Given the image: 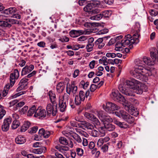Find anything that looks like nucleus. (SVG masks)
<instances>
[{
  "label": "nucleus",
  "instance_id": "f257e3e1",
  "mask_svg": "<svg viewBox=\"0 0 158 158\" xmlns=\"http://www.w3.org/2000/svg\"><path fill=\"white\" fill-rule=\"evenodd\" d=\"M136 66L134 70L136 74L134 76L137 79L147 81L148 80V76L152 75V69L149 67L144 68L145 64H143V61L139 60L135 62Z\"/></svg>",
  "mask_w": 158,
  "mask_h": 158
},
{
  "label": "nucleus",
  "instance_id": "f03ea898",
  "mask_svg": "<svg viewBox=\"0 0 158 158\" xmlns=\"http://www.w3.org/2000/svg\"><path fill=\"white\" fill-rule=\"evenodd\" d=\"M134 32L135 33L133 35L132 37L130 34H128L125 37L124 39L122 40L121 42L118 43L123 47H125L126 45L130 44L129 47L131 48L133 47V44H136L139 42L138 39L139 35L138 34L140 31L139 27H137V25L135 27Z\"/></svg>",
  "mask_w": 158,
  "mask_h": 158
},
{
  "label": "nucleus",
  "instance_id": "7ed1b4c3",
  "mask_svg": "<svg viewBox=\"0 0 158 158\" xmlns=\"http://www.w3.org/2000/svg\"><path fill=\"white\" fill-rule=\"evenodd\" d=\"M145 87L144 85H136L132 89H126L122 85H119L118 89L123 94L129 96H135L134 93L137 94H141L143 91V88Z\"/></svg>",
  "mask_w": 158,
  "mask_h": 158
},
{
  "label": "nucleus",
  "instance_id": "20e7f679",
  "mask_svg": "<svg viewBox=\"0 0 158 158\" xmlns=\"http://www.w3.org/2000/svg\"><path fill=\"white\" fill-rule=\"evenodd\" d=\"M150 54L152 59L145 56L143 57V63L148 65H153L155 61H158V51L156 48H152L150 49Z\"/></svg>",
  "mask_w": 158,
  "mask_h": 158
},
{
  "label": "nucleus",
  "instance_id": "39448f33",
  "mask_svg": "<svg viewBox=\"0 0 158 158\" xmlns=\"http://www.w3.org/2000/svg\"><path fill=\"white\" fill-rule=\"evenodd\" d=\"M115 113L117 116L122 118L129 123H133L135 121V118L130 115L125 111L123 110L116 111L115 112Z\"/></svg>",
  "mask_w": 158,
  "mask_h": 158
},
{
  "label": "nucleus",
  "instance_id": "423d86ee",
  "mask_svg": "<svg viewBox=\"0 0 158 158\" xmlns=\"http://www.w3.org/2000/svg\"><path fill=\"white\" fill-rule=\"evenodd\" d=\"M19 76V71L17 69L14 70V72L10 74V83L6 84L4 87V90H9L10 87H12L14 84L15 80H17Z\"/></svg>",
  "mask_w": 158,
  "mask_h": 158
},
{
  "label": "nucleus",
  "instance_id": "0eeeda50",
  "mask_svg": "<svg viewBox=\"0 0 158 158\" xmlns=\"http://www.w3.org/2000/svg\"><path fill=\"white\" fill-rule=\"evenodd\" d=\"M100 1L98 0H92L89 2L84 7V10L87 12L91 13V11L93 7H99L101 5Z\"/></svg>",
  "mask_w": 158,
  "mask_h": 158
},
{
  "label": "nucleus",
  "instance_id": "6e6552de",
  "mask_svg": "<svg viewBox=\"0 0 158 158\" xmlns=\"http://www.w3.org/2000/svg\"><path fill=\"white\" fill-rule=\"evenodd\" d=\"M18 23V21L16 19H6L4 20H0V26L10 28L12 24Z\"/></svg>",
  "mask_w": 158,
  "mask_h": 158
},
{
  "label": "nucleus",
  "instance_id": "1a4fd4ad",
  "mask_svg": "<svg viewBox=\"0 0 158 158\" xmlns=\"http://www.w3.org/2000/svg\"><path fill=\"white\" fill-rule=\"evenodd\" d=\"M103 106L105 110L109 113H111L114 110H118L120 108L119 106L114 103L108 102L106 103V106Z\"/></svg>",
  "mask_w": 158,
  "mask_h": 158
},
{
  "label": "nucleus",
  "instance_id": "9d476101",
  "mask_svg": "<svg viewBox=\"0 0 158 158\" xmlns=\"http://www.w3.org/2000/svg\"><path fill=\"white\" fill-rule=\"evenodd\" d=\"M57 103H56L55 105H52L51 103L48 104L46 107L47 115L50 116V115L52 114V116H55L57 112Z\"/></svg>",
  "mask_w": 158,
  "mask_h": 158
},
{
  "label": "nucleus",
  "instance_id": "9b49d317",
  "mask_svg": "<svg viewBox=\"0 0 158 158\" xmlns=\"http://www.w3.org/2000/svg\"><path fill=\"white\" fill-rule=\"evenodd\" d=\"M36 71H33L31 73L29 74L25 78L22 79L20 81L19 85H22L24 88H27V85L28 84L27 81L28 79L27 78H30L35 75L36 73Z\"/></svg>",
  "mask_w": 158,
  "mask_h": 158
},
{
  "label": "nucleus",
  "instance_id": "f8f14e48",
  "mask_svg": "<svg viewBox=\"0 0 158 158\" xmlns=\"http://www.w3.org/2000/svg\"><path fill=\"white\" fill-rule=\"evenodd\" d=\"M85 116L88 119L93 122L96 125L99 126L100 123L98 119L93 114L88 112H85Z\"/></svg>",
  "mask_w": 158,
  "mask_h": 158
},
{
  "label": "nucleus",
  "instance_id": "ddd939ff",
  "mask_svg": "<svg viewBox=\"0 0 158 158\" xmlns=\"http://www.w3.org/2000/svg\"><path fill=\"white\" fill-rule=\"evenodd\" d=\"M66 92L68 94H70L72 92L73 94H75L77 90V87L74 84V81H72L69 85H67L66 87Z\"/></svg>",
  "mask_w": 158,
  "mask_h": 158
},
{
  "label": "nucleus",
  "instance_id": "4468645a",
  "mask_svg": "<svg viewBox=\"0 0 158 158\" xmlns=\"http://www.w3.org/2000/svg\"><path fill=\"white\" fill-rule=\"evenodd\" d=\"M112 98L114 101L117 102H124L125 99L124 97L117 90L113 92L112 93Z\"/></svg>",
  "mask_w": 158,
  "mask_h": 158
},
{
  "label": "nucleus",
  "instance_id": "2eb2a0df",
  "mask_svg": "<svg viewBox=\"0 0 158 158\" xmlns=\"http://www.w3.org/2000/svg\"><path fill=\"white\" fill-rule=\"evenodd\" d=\"M46 113L45 110L42 109L39 107L36 109L35 113L34 114V116L35 117H39V118H44L46 117Z\"/></svg>",
  "mask_w": 158,
  "mask_h": 158
},
{
  "label": "nucleus",
  "instance_id": "dca6fc26",
  "mask_svg": "<svg viewBox=\"0 0 158 158\" xmlns=\"http://www.w3.org/2000/svg\"><path fill=\"white\" fill-rule=\"evenodd\" d=\"M85 33V31L83 30H73L69 32V34L72 37L75 38Z\"/></svg>",
  "mask_w": 158,
  "mask_h": 158
},
{
  "label": "nucleus",
  "instance_id": "f3484780",
  "mask_svg": "<svg viewBox=\"0 0 158 158\" xmlns=\"http://www.w3.org/2000/svg\"><path fill=\"white\" fill-rule=\"evenodd\" d=\"M78 125L80 127L85 128L87 129L92 130L94 129V126L92 124L85 121L81 122V123Z\"/></svg>",
  "mask_w": 158,
  "mask_h": 158
},
{
  "label": "nucleus",
  "instance_id": "a211bd4d",
  "mask_svg": "<svg viewBox=\"0 0 158 158\" xmlns=\"http://www.w3.org/2000/svg\"><path fill=\"white\" fill-rule=\"evenodd\" d=\"M34 66L32 64L29 66H26L24 67L22 71V75H24L29 73L31 72L34 69Z\"/></svg>",
  "mask_w": 158,
  "mask_h": 158
},
{
  "label": "nucleus",
  "instance_id": "6ab92c4d",
  "mask_svg": "<svg viewBox=\"0 0 158 158\" xmlns=\"http://www.w3.org/2000/svg\"><path fill=\"white\" fill-rule=\"evenodd\" d=\"M126 83L127 85L129 87V88L127 89H132L136 85V84H138V81L133 79L131 81L127 80Z\"/></svg>",
  "mask_w": 158,
  "mask_h": 158
},
{
  "label": "nucleus",
  "instance_id": "aec40b11",
  "mask_svg": "<svg viewBox=\"0 0 158 158\" xmlns=\"http://www.w3.org/2000/svg\"><path fill=\"white\" fill-rule=\"evenodd\" d=\"M114 123L120 128L124 129H126L130 127V126L125 122H121L117 120H115Z\"/></svg>",
  "mask_w": 158,
  "mask_h": 158
},
{
  "label": "nucleus",
  "instance_id": "412c9836",
  "mask_svg": "<svg viewBox=\"0 0 158 158\" xmlns=\"http://www.w3.org/2000/svg\"><path fill=\"white\" fill-rule=\"evenodd\" d=\"M48 95L50 101L52 104L55 105L56 103V98L55 94L52 91H50L48 93Z\"/></svg>",
  "mask_w": 158,
  "mask_h": 158
},
{
  "label": "nucleus",
  "instance_id": "4be33fe9",
  "mask_svg": "<svg viewBox=\"0 0 158 158\" xmlns=\"http://www.w3.org/2000/svg\"><path fill=\"white\" fill-rule=\"evenodd\" d=\"M90 92L89 91L87 90L85 93L82 90L80 91L78 97L81 98L82 100L84 101L85 98H87L89 95Z\"/></svg>",
  "mask_w": 158,
  "mask_h": 158
},
{
  "label": "nucleus",
  "instance_id": "5701e85b",
  "mask_svg": "<svg viewBox=\"0 0 158 158\" xmlns=\"http://www.w3.org/2000/svg\"><path fill=\"white\" fill-rule=\"evenodd\" d=\"M59 106L60 111L61 112H64L66 109V102L62 100V99L59 100Z\"/></svg>",
  "mask_w": 158,
  "mask_h": 158
},
{
  "label": "nucleus",
  "instance_id": "b1692460",
  "mask_svg": "<svg viewBox=\"0 0 158 158\" xmlns=\"http://www.w3.org/2000/svg\"><path fill=\"white\" fill-rule=\"evenodd\" d=\"M104 125L106 129L109 131H113L115 128V126L110 123L105 122Z\"/></svg>",
  "mask_w": 158,
  "mask_h": 158
},
{
  "label": "nucleus",
  "instance_id": "393cba45",
  "mask_svg": "<svg viewBox=\"0 0 158 158\" xmlns=\"http://www.w3.org/2000/svg\"><path fill=\"white\" fill-rule=\"evenodd\" d=\"M15 141L16 143L21 144L24 143L26 142V139L24 137L19 135L15 138Z\"/></svg>",
  "mask_w": 158,
  "mask_h": 158
},
{
  "label": "nucleus",
  "instance_id": "a878e982",
  "mask_svg": "<svg viewBox=\"0 0 158 158\" xmlns=\"http://www.w3.org/2000/svg\"><path fill=\"white\" fill-rule=\"evenodd\" d=\"M31 125L30 123L28 121L25 122L24 124L21 127L20 131L21 132L25 131L30 127Z\"/></svg>",
  "mask_w": 158,
  "mask_h": 158
},
{
  "label": "nucleus",
  "instance_id": "bb28decb",
  "mask_svg": "<svg viewBox=\"0 0 158 158\" xmlns=\"http://www.w3.org/2000/svg\"><path fill=\"white\" fill-rule=\"evenodd\" d=\"M64 84L62 82L59 83L56 85V90L59 93H61L64 90Z\"/></svg>",
  "mask_w": 158,
  "mask_h": 158
},
{
  "label": "nucleus",
  "instance_id": "cd10ccee",
  "mask_svg": "<svg viewBox=\"0 0 158 158\" xmlns=\"http://www.w3.org/2000/svg\"><path fill=\"white\" fill-rule=\"evenodd\" d=\"M16 10V8L15 7H10L5 10L4 13L7 15L12 14L15 13Z\"/></svg>",
  "mask_w": 158,
  "mask_h": 158
},
{
  "label": "nucleus",
  "instance_id": "c85d7f7f",
  "mask_svg": "<svg viewBox=\"0 0 158 158\" xmlns=\"http://www.w3.org/2000/svg\"><path fill=\"white\" fill-rule=\"evenodd\" d=\"M55 148L61 152H64L65 151H68L69 150V148L65 146H55Z\"/></svg>",
  "mask_w": 158,
  "mask_h": 158
},
{
  "label": "nucleus",
  "instance_id": "c756f323",
  "mask_svg": "<svg viewBox=\"0 0 158 158\" xmlns=\"http://www.w3.org/2000/svg\"><path fill=\"white\" fill-rule=\"evenodd\" d=\"M36 108L35 105L33 106L28 110L27 116H31L34 113H35Z\"/></svg>",
  "mask_w": 158,
  "mask_h": 158
},
{
  "label": "nucleus",
  "instance_id": "7c9ffc66",
  "mask_svg": "<svg viewBox=\"0 0 158 158\" xmlns=\"http://www.w3.org/2000/svg\"><path fill=\"white\" fill-rule=\"evenodd\" d=\"M129 112L131 114L135 116H137L139 114V112L137 110V109H135L134 107L131 106V108Z\"/></svg>",
  "mask_w": 158,
  "mask_h": 158
},
{
  "label": "nucleus",
  "instance_id": "2f4dec72",
  "mask_svg": "<svg viewBox=\"0 0 158 158\" xmlns=\"http://www.w3.org/2000/svg\"><path fill=\"white\" fill-rule=\"evenodd\" d=\"M59 141V142L63 145H66L68 144V142L67 140L64 137H60Z\"/></svg>",
  "mask_w": 158,
  "mask_h": 158
},
{
  "label": "nucleus",
  "instance_id": "473e14b6",
  "mask_svg": "<svg viewBox=\"0 0 158 158\" xmlns=\"http://www.w3.org/2000/svg\"><path fill=\"white\" fill-rule=\"evenodd\" d=\"M20 125V123L18 120H14L11 125L12 129H15L18 128Z\"/></svg>",
  "mask_w": 158,
  "mask_h": 158
},
{
  "label": "nucleus",
  "instance_id": "72a5a7b5",
  "mask_svg": "<svg viewBox=\"0 0 158 158\" xmlns=\"http://www.w3.org/2000/svg\"><path fill=\"white\" fill-rule=\"evenodd\" d=\"M102 17V14L101 13L99 14H98L90 17V19L92 20H99L101 19Z\"/></svg>",
  "mask_w": 158,
  "mask_h": 158
},
{
  "label": "nucleus",
  "instance_id": "f704fd0d",
  "mask_svg": "<svg viewBox=\"0 0 158 158\" xmlns=\"http://www.w3.org/2000/svg\"><path fill=\"white\" fill-rule=\"evenodd\" d=\"M12 122V118L11 117L7 118L4 119L3 122V124L5 126H7L9 127H10V125Z\"/></svg>",
  "mask_w": 158,
  "mask_h": 158
},
{
  "label": "nucleus",
  "instance_id": "c9c22d12",
  "mask_svg": "<svg viewBox=\"0 0 158 158\" xmlns=\"http://www.w3.org/2000/svg\"><path fill=\"white\" fill-rule=\"evenodd\" d=\"M103 122V123L105 122L110 123L112 122L113 120L112 118L109 115H105L104 118L102 120Z\"/></svg>",
  "mask_w": 158,
  "mask_h": 158
},
{
  "label": "nucleus",
  "instance_id": "e433bc0d",
  "mask_svg": "<svg viewBox=\"0 0 158 158\" xmlns=\"http://www.w3.org/2000/svg\"><path fill=\"white\" fill-rule=\"evenodd\" d=\"M102 16L104 18L109 17L111 15L110 11L109 10H105L101 13Z\"/></svg>",
  "mask_w": 158,
  "mask_h": 158
},
{
  "label": "nucleus",
  "instance_id": "4c0bfd02",
  "mask_svg": "<svg viewBox=\"0 0 158 158\" xmlns=\"http://www.w3.org/2000/svg\"><path fill=\"white\" fill-rule=\"evenodd\" d=\"M6 113V112L4 109V107L0 105V120L2 118Z\"/></svg>",
  "mask_w": 158,
  "mask_h": 158
},
{
  "label": "nucleus",
  "instance_id": "58836bf2",
  "mask_svg": "<svg viewBox=\"0 0 158 158\" xmlns=\"http://www.w3.org/2000/svg\"><path fill=\"white\" fill-rule=\"evenodd\" d=\"M82 101H84L80 98L78 95H76L75 98V103L77 105H79Z\"/></svg>",
  "mask_w": 158,
  "mask_h": 158
},
{
  "label": "nucleus",
  "instance_id": "ea45409f",
  "mask_svg": "<svg viewBox=\"0 0 158 158\" xmlns=\"http://www.w3.org/2000/svg\"><path fill=\"white\" fill-rule=\"evenodd\" d=\"M73 139L77 142L81 143L82 140L80 136L76 133H74L72 136Z\"/></svg>",
  "mask_w": 158,
  "mask_h": 158
},
{
  "label": "nucleus",
  "instance_id": "a19ab883",
  "mask_svg": "<svg viewBox=\"0 0 158 158\" xmlns=\"http://www.w3.org/2000/svg\"><path fill=\"white\" fill-rule=\"evenodd\" d=\"M26 93V91L21 92L15 94L14 95L11 96L10 97H9V98L10 99H12L13 98H16L19 96H20V95H21L24 94H25Z\"/></svg>",
  "mask_w": 158,
  "mask_h": 158
},
{
  "label": "nucleus",
  "instance_id": "79ce46f5",
  "mask_svg": "<svg viewBox=\"0 0 158 158\" xmlns=\"http://www.w3.org/2000/svg\"><path fill=\"white\" fill-rule=\"evenodd\" d=\"M70 94L68 93H64L63 96V99L62 100L64 102H68Z\"/></svg>",
  "mask_w": 158,
  "mask_h": 158
},
{
  "label": "nucleus",
  "instance_id": "37998d69",
  "mask_svg": "<svg viewBox=\"0 0 158 158\" xmlns=\"http://www.w3.org/2000/svg\"><path fill=\"white\" fill-rule=\"evenodd\" d=\"M108 143L105 144L101 147V149L103 152H106L108 151Z\"/></svg>",
  "mask_w": 158,
  "mask_h": 158
},
{
  "label": "nucleus",
  "instance_id": "c03bdc74",
  "mask_svg": "<svg viewBox=\"0 0 158 158\" xmlns=\"http://www.w3.org/2000/svg\"><path fill=\"white\" fill-rule=\"evenodd\" d=\"M94 46V43H92L91 44L88 43L86 46V49L87 51L88 52L91 51L93 50Z\"/></svg>",
  "mask_w": 158,
  "mask_h": 158
},
{
  "label": "nucleus",
  "instance_id": "a18cd8bd",
  "mask_svg": "<svg viewBox=\"0 0 158 158\" xmlns=\"http://www.w3.org/2000/svg\"><path fill=\"white\" fill-rule=\"evenodd\" d=\"M108 37H104L102 38H99L95 42V45H98L101 43H102L103 41V40L105 38L107 39Z\"/></svg>",
  "mask_w": 158,
  "mask_h": 158
},
{
  "label": "nucleus",
  "instance_id": "49530a36",
  "mask_svg": "<svg viewBox=\"0 0 158 158\" xmlns=\"http://www.w3.org/2000/svg\"><path fill=\"white\" fill-rule=\"evenodd\" d=\"M24 104L25 103L23 102H21L18 103L16 105L15 107H14V110H18L19 108L22 107L23 105H24Z\"/></svg>",
  "mask_w": 158,
  "mask_h": 158
},
{
  "label": "nucleus",
  "instance_id": "de8ad7c7",
  "mask_svg": "<svg viewBox=\"0 0 158 158\" xmlns=\"http://www.w3.org/2000/svg\"><path fill=\"white\" fill-rule=\"evenodd\" d=\"M97 115L98 118L102 120L105 115L104 114V112L102 110L97 111Z\"/></svg>",
  "mask_w": 158,
  "mask_h": 158
},
{
  "label": "nucleus",
  "instance_id": "09e8293b",
  "mask_svg": "<svg viewBox=\"0 0 158 158\" xmlns=\"http://www.w3.org/2000/svg\"><path fill=\"white\" fill-rule=\"evenodd\" d=\"M106 128L105 127H99L98 128V130L99 132L101 133L102 136H104L105 135V131Z\"/></svg>",
  "mask_w": 158,
  "mask_h": 158
},
{
  "label": "nucleus",
  "instance_id": "8fccbe9b",
  "mask_svg": "<svg viewBox=\"0 0 158 158\" xmlns=\"http://www.w3.org/2000/svg\"><path fill=\"white\" fill-rule=\"evenodd\" d=\"M32 152L36 154H41L43 152V149L41 148L34 149Z\"/></svg>",
  "mask_w": 158,
  "mask_h": 158
},
{
  "label": "nucleus",
  "instance_id": "3c124183",
  "mask_svg": "<svg viewBox=\"0 0 158 158\" xmlns=\"http://www.w3.org/2000/svg\"><path fill=\"white\" fill-rule=\"evenodd\" d=\"M76 152L77 155L80 156H81L83 154V150L81 148H77Z\"/></svg>",
  "mask_w": 158,
  "mask_h": 158
},
{
  "label": "nucleus",
  "instance_id": "603ef678",
  "mask_svg": "<svg viewBox=\"0 0 158 158\" xmlns=\"http://www.w3.org/2000/svg\"><path fill=\"white\" fill-rule=\"evenodd\" d=\"M80 83L83 86V88L85 89H86L89 85V83L88 82H86L85 83L84 81H82Z\"/></svg>",
  "mask_w": 158,
  "mask_h": 158
},
{
  "label": "nucleus",
  "instance_id": "864d4df0",
  "mask_svg": "<svg viewBox=\"0 0 158 158\" xmlns=\"http://www.w3.org/2000/svg\"><path fill=\"white\" fill-rule=\"evenodd\" d=\"M90 134L92 136L96 137L98 136L99 134L97 131L94 130L91 132Z\"/></svg>",
  "mask_w": 158,
  "mask_h": 158
},
{
  "label": "nucleus",
  "instance_id": "5fc2aeb1",
  "mask_svg": "<svg viewBox=\"0 0 158 158\" xmlns=\"http://www.w3.org/2000/svg\"><path fill=\"white\" fill-rule=\"evenodd\" d=\"M149 13L150 15L152 16H155L158 14V12L155 10L151 9L149 10Z\"/></svg>",
  "mask_w": 158,
  "mask_h": 158
},
{
  "label": "nucleus",
  "instance_id": "6e6d98bb",
  "mask_svg": "<svg viewBox=\"0 0 158 158\" xmlns=\"http://www.w3.org/2000/svg\"><path fill=\"white\" fill-rule=\"evenodd\" d=\"M108 32V30L107 29H105L99 31L97 34L98 35H101L107 33Z\"/></svg>",
  "mask_w": 158,
  "mask_h": 158
},
{
  "label": "nucleus",
  "instance_id": "4d7b16f0",
  "mask_svg": "<svg viewBox=\"0 0 158 158\" xmlns=\"http://www.w3.org/2000/svg\"><path fill=\"white\" fill-rule=\"evenodd\" d=\"M104 143V141H103L102 138L100 139L97 143V145L98 147H101Z\"/></svg>",
  "mask_w": 158,
  "mask_h": 158
},
{
  "label": "nucleus",
  "instance_id": "13d9d810",
  "mask_svg": "<svg viewBox=\"0 0 158 158\" xmlns=\"http://www.w3.org/2000/svg\"><path fill=\"white\" fill-rule=\"evenodd\" d=\"M38 129L37 127H34L31 128V130L29 131V132L31 133H35L36 132Z\"/></svg>",
  "mask_w": 158,
  "mask_h": 158
},
{
  "label": "nucleus",
  "instance_id": "bf43d9fd",
  "mask_svg": "<svg viewBox=\"0 0 158 158\" xmlns=\"http://www.w3.org/2000/svg\"><path fill=\"white\" fill-rule=\"evenodd\" d=\"M19 102L17 99H15L9 103V106L11 107L14 106Z\"/></svg>",
  "mask_w": 158,
  "mask_h": 158
},
{
  "label": "nucleus",
  "instance_id": "052dcab7",
  "mask_svg": "<svg viewBox=\"0 0 158 158\" xmlns=\"http://www.w3.org/2000/svg\"><path fill=\"white\" fill-rule=\"evenodd\" d=\"M28 109V106H25L21 109L20 110V112L21 114H24L26 112Z\"/></svg>",
  "mask_w": 158,
  "mask_h": 158
},
{
  "label": "nucleus",
  "instance_id": "680f3d73",
  "mask_svg": "<svg viewBox=\"0 0 158 158\" xmlns=\"http://www.w3.org/2000/svg\"><path fill=\"white\" fill-rule=\"evenodd\" d=\"M98 87L97 85L95 84H92L91 85L90 89L91 91L92 92H94L97 88Z\"/></svg>",
  "mask_w": 158,
  "mask_h": 158
},
{
  "label": "nucleus",
  "instance_id": "e2e57ef3",
  "mask_svg": "<svg viewBox=\"0 0 158 158\" xmlns=\"http://www.w3.org/2000/svg\"><path fill=\"white\" fill-rule=\"evenodd\" d=\"M19 118V116L16 113H14L12 115V118H11L14 121L18 120Z\"/></svg>",
  "mask_w": 158,
  "mask_h": 158
},
{
  "label": "nucleus",
  "instance_id": "0e129e2a",
  "mask_svg": "<svg viewBox=\"0 0 158 158\" xmlns=\"http://www.w3.org/2000/svg\"><path fill=\"white\" fill-rule=\"evenodd\" d=\"M9 128V127L7 126H5L3 124L2 126V129L3 131L6 132L8 131Z\"/></svg>",
  "mask_w": 158,
  "mask_h": 158
},
{
  "label": "nucleus",
  "instance_id": "69168bd1",
  "mask_svg": "<svg viewBox=\"0 0 158 158\" xmlns=\"http://www.w3.org/2000/svg\"><path fill=\"white\" fill-rule=\"evenodd\" d=\"M37 45L39 47L44 48L45 47L46 44L44 41H41L38 43Z\"/></svg>",
  "mask_w": 158,
  "mask_h": 158
},
{
  "label": "nucleus",
  "instance_id": "338daca9",
  "mask_svg": "<svg viewBox=\"0 0 158 158\" xmlns=\"http://www.w3.org/2000/svg\"><path fill=\"white\" fill-rule=\"evenodd\" d=\"M50 47L52 49L56 48H58V45L56 42H54L51 44Z\"/></svg>",
  "mask_w": 158,
  "mask_h": 158
},
{
  "label": "nucleus",
  "instance_id": "774afa93",
  "mask_svg": "<svg viewBox=\"0 0 158 158\" xmlns=\"http://www.w3.org/2000/svg\"><path fill=\"white\" fill-rule=\"evenodd\" d=\"M95 62V60H93L89 63V66L91 69H93L94 68Z\"/></svg>",
  "mask_w": 158,
  "mask_h": 158
}]
</instances>
